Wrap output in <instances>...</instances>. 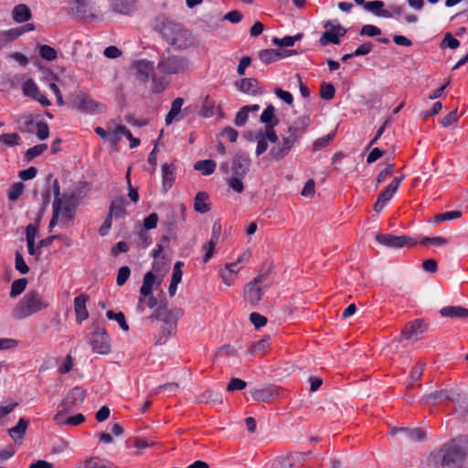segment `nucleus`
I'll return each instance as SVG.
<instances>
[{
	"label": "nucleus",
	"mask_w": 468,
	"mask_h": 468,
	"mask_svg": "<svg viewBox=\"0 0 468 468\" xmlns=\"http://www.w3.org/2000/svg\"><path fill=\"white\" fill-rule=\"evenodd\" d=\"M398 433H401L406 441L417 442L422 441L426 439L425 431L420 428H392L390 430V434L395 435Z\"/></svg>",
	"instance_id": "17"
},
{
	"label": "nucleus",
	"mask_w": 468,
	"mask_h": 468,
	"mask_svg": "<svg viewBox=\"0 0 468 468\" xmlns=\"http://www.w3.org/2000/svg\"><path fill=\"white\" fill-rule=\"evenodd\" d=\"M181 315L180 309H169L166 305H159L150 315L151 320H157L161 323L159 334L155 336L156 345H164L168 337L176 333L177 321Z\"/></svg>",
	"instance_id": "2"
},
{
	"label": "nucleus",
	"mask_w": 468,
	"mask_h": 468,
	"mask_svg": "<svg viewBox=\"0 0 468 468\" xmlns=\"http://www.w3.org/2000/svg\"><path fill=\"white\" fill-rule=\"evenodd\" d=\"M262 295V277L257 276L252 282H249L244 288V298L251 305H256Z\"/></svg>",
	"instance_id": "12"
},
{
	"label": "nucleus",
	"mask_w": 468,
	"mask_h": 468,
	"mask_svg": "<svg viewBox=\"0 0 468 468\" xmlns=\"http://www.w3.org/2000/svg\"><path fill=\"white\" fill-rule=\"evenodd\" d=\"M311 121L309 116L303 115L295 120L288 128V137L294 143L304 133L305 129L309 126Z\"/></svg>",
	"instance_id": "15"
},
{
	"label": "nucleus",
	"mask_w": 468,
	"mask_h": 468,
	"mask_svg": "<svg viewBox=\"0 0 468 468\" xmlns=\"http://www.w3.org/2000/svg\"><path fill=\"white\" fill-rule=\"evenodd\" d=\"M198 402H205L213 407L223 404L222 395L212 390H206L198 397Z\"/></svg>",
	"instance_id": "33"
},
{
	"label": "nucleus",
	"mask_w": 468,
	"mask_h": 468,
	"mask_svg": "<svg viewBox=\"0 0 468 468\" xmlns=\"http://www.w3.org/2000/svg\"><path fill=\"white\" fill-rule=\"evenodd\" d=\"M275 144L270 149L269 155L275 160L283 158L295 144L288 136L282 137V141L277 140Z\"/></svg>",
	"instance_id": "16"
},
{
	"label": "nucleus",
	"mask_w": 468,
	"mask_h": 468,
	"mask_svg": "<svg viewBox=\"0 0 468 468\" xmlns=\"http://www.w3.org/2000/svg\"><path fill=\"white\" fill-rule=\"evenodd\" d=\"M73 105L80 112L89 114L99 113L105 110V106L103 104L93 100L83 92H80L75 95Z\"/></svg>",
	"instance_id": "9"
},
{
	"label": "nucleus",
	"mask_w": 468,
	"mask_h": 468,
	"mask_svg": "<svg viewBox=\"0 0 468 468\" xmlns=\"http://www.w3.org/2000/svg\"><path fill=\"white\" fill-rule=\"evenodd\" d=\"M78 17L81 19L95 18L90 0H73Z\"/></svg>",
	"instance_id": "21"
},
{
	"label": "nucleus",
	"mask_w": 468,
	"mask_h": 468,
	"mask_svg": "<svg viewBox=\"0 0 468 468\" xmlns=\"http://www.w3.org/2000/svg\"><path fill=\"white\" fill-rule=\"evenodd\" d=\"M310 453V451L306 452H294L278 456L271 462V468H300L304 464L306 456Z\"/></svg>",
	"instance_id": "6"
},
{
	"label": "nucleus",
	"mask_w": 468,
	"mask_h": 468,
	"mask_svg": "<svg viewBox=\"0 0 468 468\" xmlns=\"http://www.w3.org/2000/svg\"><path fill=\"white\" fill-rule=\"evenodd\" d=\"M22 91L25 96L34 98L40 91L37 85L32 80H26L22 85Z\"/></svg>",
	"instance_id": "43"
},
{
	"label": "nucleus",
	"mask_w": 468,
	"mask_h": 468,
	"mask_svg": "<svg viewBox=\"0 0 468 468\" xmlns=\"http://www.w3.org/2000/svg\"><path fill=\"white\" fill-rule=\"evenodd\" d=\"M423 321L420 319H416L406 324L405 328L402 330L401 335L394 339L389 346L391 348L398 349L399 345L402 342V340H419L422 338L423 335Z\"/></svg>",
	"instance_id": "7"
},
{
	"label": "nucleus",
	"mask_w": 468,
	"mask_h": 468,
	"mask_svg": "<svg viewBox=\"0 0 468 468\" xmlns=\"http://www.w3.org/2000/svg\"><path fill=\"white\" fill-rule=\"evenodd\" d=\"M244 138L250 142H257L256 154L260 155L263 153V130L257 132L248 131L244 133Z\"/></svg>",
	"instance_id": "34"
},
{
	"label": "nucleus",
	"mask_w": 468,
	"mask_h": 468,
	"mask_svg": "<svg viewBox=\"0 0 468 468\" xmlns=\"http://www.w3.org/2000/svg\"><path fill=\"white\" fill-rule=\"evenodd\" d=\"M176 166L173 164H163L162 185L165 191L170 189L175 182Z\"/></svg>",
	"instance_id": "24"
},
{
	"label": "nucleus",
	"mask_w": 468,
	"mask_h": 468,
	"mask_svg": "<svg viewBox=\"0 0 468 468\" xmlns=\"http://www.w3.org/2000/svg\"><path fill=\"white\" fill-rule=\"evenodd\" d=\"M460 397L457 399H449L454 403H457L459 407L464 411L468 412V396L461 392L460 389H453Z\"/></svg>",
	"instance_id": "60"
},
{
	"label": "nucleus",
	"mask_w": 468,
	"mask_h": 468,
	"mask_svg": "<svg viewBox=\"0 0 468 468\" xmlns=\"http://www.w3.org/2000/svg\"><path fill=\"white\" fill-rule=\"evenodd\" d=\"M335 89L331 83H323L321 86L320 95L324 100H332L335 97Z\"/></svg>",
	"instance_id": "55"
},
{
	"label": "nucleus",
	"mask_w": 468,
	"mask_h": 468,
	"mask_svg": "<svg viewBox=\"0 0 468 468\" xmlns=\"http://www.w3.org/2000/svg\"><path fill=\"white\" fill-rule=\"evenodd\" d=\"M276 96L283 101L286 104L292 105L293 102V96L291 92L276 88L274 90Z\"/></svg>",
	"instance_id": "63"
},
{
	"label": "nucleus",
	"mask_w": 468,
	"mask_h": 468,
	"mask_svg": "<svg viewBox=\"0 0 468 468\" xmlns=\"http://www.w3.org/2000/svg\"><path fill=\"white\" fill-rule=\"evenodd\" d=\"M37 136L39 140H46L49 135L48 125L45 122H37Z\"/></svg>",
	"instance_id": "59"
},
{
	"label": "nucleus",
	"mask_w": 468,
	"mask_h": 468,
	"mask_svg": "<svg viewBox=\"0 0 468 468\" xmlns=\"http://www.w3.org/2000/svg\"><path fill=\"white\" fill-rule=\"evenodd\" d=\"M460 396L453 389H441L425 395L421 399L426 402L431 401V403L436 404L437 402H441L445 399H457Z\"/></svg>",
	"instance_id": "20"
},
{
	"label": "nucleus",
	"mask_w": 468,
	"mask_h": 468,
	"mask_svg": "<svg viewBox=\"0 0 468 468\" xmlns=\"http://www.w3.org/2000/svg\"><path fill=\"white\" fill-rule=\"evenodd\" d=\"M296 50L294 49H283V48H277V49H265V63H271L274 61H277L281 58H284L287 57H290L292 55L296 54Z\"/></svg>",
	"instance_id": "25"
},
{
	"label": "nucleus",
	"mask_w": 468,
	"mask_h": 468,
	"mask_svg": "<svg viewBox=\"0 0 468 468\" xmlns=\"http://www.w3.org/2000/svg\"><path fill=\"white\" fill-rule=\"evenodd\" d=\"M152 90L154 93L162 92L167 86V81L164 78H157L156 74L152 75Z\"/></svg>",
	"instance_id": "53"
},
{
	"label": "nucleus",
	"mask_w": 468,
	"mask_h": 468,
	"mask_svg": "<svg viewBox=\"0 0 468 468\" xmlns=\"http://www.w3.org/2000/svg\"><path fill=\"white\" fill-rule=\"evenodd\" d=\"M249 119V108L242 107L236 114L234 123L236 126H243Z\"/></svg>",
	"instance_id": "58"
},
{
	"label": "nucleus",
	"mask_w": 468,
	"mask_h": 468,
	"mask_svg": "<svg viewBox=\"0 0 468 468\" xmlns=\"http://www.w3.org/2000/svg\"><path fill=\"white\" fill-rule=\"evenodd\" d=\"M106 317L109 320H115L123 331L129 330V325L126 323L125 316L122 312L115 313L112 310L107 311Z\"/></svg>",
	"instance_id": "42"
},
{
	"label": "nucleus",
	"mask_w": 468,
	"mask_h": 468,
	"mask_svg": "<svg viewBox=\"0 0 468 468\" xmlns=\"http://www.w3.org/2000/svg\"><path fill=\"white\" fill-rule=\"evenodd\" d=\"M279 118L277 116L271 118V121L265 123V139H268L271 143H276L278 136L274 131V127L279 123Z\"/></svg>",
	"instance_id": "40"
},
{
	"label": "nucleus",
	"mask_w": 468,
	"mask_h": 468,
	"mask_svg": "<svg viewBox=\"0 0 468 468\" xmlns=\"http://www.w3.org/2000/svg\"><path fill=\"white\" fill-rule=\"evenodd\" d=\"M404 179V176H396L392 179L390 184L383 189L374 204V210L376 212H381L383 208L387 206L388 201L394 197L396 192L398 191L399 185L401 184L402 180Z\"/></svg>",
	"instance_id": "11"
},
{
	"label": "nucleus",
	"mask_w": 468,
	"mask_h": 468,
	"mask_svg": "<svg viewBox=\"0 0 468 468\" xmlns=\"http://www.w3.org/2000/svg\"><path fill=\"white\" fill-rule=\"evenodd\" d=\"M383 6L384 2L380 0L369 1L364 5L365 10L371 12L378 16L386 18L391 17V13L388 10L383 9Z\"/></svg>",
	"instance_id": "29"
},
{
	"label": "nucleus",
	"mask_w": 468,
	"mask_h": 468,
	"mask_svg": "<svg viewBox=\"0 0 468 468\" xmlns=\"http://www.w3.org/2000/svg\"><path fill=\"white\" fill-rule=\"evenodd\" d=\"M154 29L176 49L184 50L192 47L195 43V38L188 29L164 15L155 18Z\"/></svg>",
	"instance_id": "1"
},
{
	"label": "nucleus",
	"mask_w": 468,
	"mask_h": 468,
	"mask_svg": "<svg viewBox=\"0 0 468 468\" xmlns=\"http://www.w3.org/2000/svg\"><path fill=\"white\" fill-rule=\"evenodd\" d=\"M61 198L76 207L80 204V194L75 190L64 192Z\"/></svg>",
	"instance_id": "52"
},
{
	"label": "nucleus",
	"mask_w": 468,
	"mask_h": 468,
	"mask_svg": "<svg viewBox=\"0 0 468 468\" xmlns=\"http://www.w3.org/2000/svg\"><path fill=\"white\" fill-rule=\"evenodd\" d=\"M243 176H233L229 179V186L237 193H241L244 190L243 184L241 182V178Z\"/></svg>",
	"instance_id": "62"
},
{
	"label": "nucleus",
	"mask_w": 468,
	"mask_h": 468,
	"mask_svg": "<svg viewBox=\"0 0 468 468\" xmlns=\"http://www.w3.org/2000/svg\"><path fill=\"white\" fill-rule=\"evenodd\" d=\"M47 184L52 188V192L54 195V200H58L61 198L60 195V186L58 180L54 178L51 174H48L46 178Z\"/></svg>",
	"instance_id": "47"
},
{
	"label": "nucleus",
	"mask_w": 468,
	"mask_h": 468,
	"mask_svg": "<svg viewBox=\"0 0 468 468\" xmlns=\"http://www.w3.org/2000/svg\"><path fill=\"white\" fill-rule=\"evenodd\" d=\"M440 314L443 317L449 318H467L468 319V309L457 305V306H445L440 310Z\"/></svg>",
	"instance_id": "28"
},
{
	"label": "nucleus",
	"mask_w": 468,
	"mask_h": 468,
	"mask_svg": "<svg viewBox=\"0 0 468 468\" xmlns=\"http://www.w3.org/2000/svg\"><path fill=\"white\" fill-rule=\"evenodd\" d=\"M24 191V184L21 182L13 184L8 191V199L10 201H16L19 198V197L22 195Z\"/></svg>",
	"instance_id": "48"
},
{
	"label": "nucleus",
	"mask_w": 468,
	"mask_h": 468,
	"mask_svg": "<svg viewBox=\"0 0 468 468\" xmlns=\"http://www.w3.org/2000/svg\"><path fill=\"white\" fill-rule=\"evenodd\" d=\"M247 383L238 378H230L228 386H227V391L228 392H233L236 390H242L246 388Z\"/></svg>",
	"instance_id": "54"
},
{
	"label": "nucleus",
	"mask_w": 468,
	"mask_h": 468,
	"mask_svg": "<svg viewBox=\"0 0 468 468\" xmlns=\"http://www.w3.org/2000/svg\"><path fill=\"white\" fill-rule=\"evenodd\" d=\"M334 136L335 133H331L315 140L313 144V151L316 152L327 146L330 141L333 140Z\"/></svg>",
	"instance_id": "51"
},
{
	"label": "nucleus",
	"mask_w": 468,
	"mask_h": 468,
	"mask_svg": "<svg viewBox=\"0 0 468 468\" xmlns=\"http://www.w3.org/2000/svg\"><path fill=\"white\" fill-rule=\"evenodd\" d=\"M15 268L21 274H27L29 271V268L19 251H16L15 255Z\"/></svg>",
	"instance_id": "50"
},
{
	"label": "nucleus",
	"mask_w": 468,
	"mask_h": 468,
	"mask_svg": "<svg viewBox=\"0 0 468 468\" xmlns=\"http://www.w3.org/2000/svg\"><path fill=\"white\" fill-rule=\"evenodd\" d=\"M217 164L214 160L206 159L195 163L194 169L201 172L204 176H209L214 173Z\"/></svg>",
	"instance_id": "35"
},
{
	"label": "nucleus",
	"mask_w": 468,
	"mask_h": 468,
	"mask_svg": "<svg viewBox=\"0 0 468 468\" xmlns=\"http://www.w3.org/2000/svg\"><path fill=\"white\" fill-rule=\"evenodd\" d=\"M131 275V270L128 266H122L118 270L116 283L118 286H122Z\"/></svg>",
	"instance_id": "56"
},
{
	"label": "nucleus",
	"mask_w": 468,
	"mask_h": 468,
	"mask_svg": "<svg viewBox=\"0 0 468 468\" xmlns=\"http://www.w3.org/2000/svg\"><path fill=\"white\" fill-rule=\"evenodd\" d=\"M155 282V276L152 271H148L144 276L143 284L140 289V293L144 297H147L152 294L153 287Z\"/></svg>",
	"instance_id": "37"
},
{
	"label": "nucleus",
	"mask_w": 468,
	"mask_h": 468,
	"mask_svg": "<svg viewBox=\"0 0 468 468\" xmlns=\"http://www.w3.org/2000/svg\"><path fill=\"white\" fill-rule=\"evenodd\" d=\"M56 204H58V212L60 216V224L62 226H68L69 222L74 218L77 207L69 202L62 200V198L53 201V209Z\"/></svg>",
	"instance_id": "14"
},
{
	"label": "nucleus",
	"mask_w": 468,
	"mask_h": 468,
	"mask_svg": "<svg viewBox=\"0 0 468 468\" xmlns=\"http://www.w3.org/2000/svg\"><path fill=\"white\" fill-rule=\"evenodd\" d=\"M250 166V159L243 153H238L232 161V176H244Z\"/></svg>",
	"instance_id": "18"
},
{
	"label": "nucleus",
	"mask_w": 468,
	"mask_h": 468,
	"mask_svg": "<svg viewBox=\"0 0 468 468\" xmlns=\"http://www.w3.org/2000/svg\"><path fill=\"white\" fill-rule=\"evenodd\" d=\"M257 80L255 79H242L239 81H236V87L242 92L254 94L257 87Z\"/></svg>",
	"instance_id": "38"
},
{
	"label": "nucleus",
	"mask_w": 468,
	"mask_h": 468,
	"mask_svg": "<svg viewBox=\"0 0 468 468\" xmlns=\"http://www.w3.org/2000/svg\"><path fill=\"white\" fill-rule=\"evenodd\" d=\"M135 0H112V9L118 14L130 15Z\"/></svg>",
	"instance_id": "32"
},
{
	"label": "nucleus",
	"mask_w": 468,
	"mask_h": 468,
	"mask_svg": "<svg viewBox=\"0 0 468 468\" xmlns=\"http://www.w3.org/2000/svg\"><path fill=\"white\" fill-rule=\"evenodd\" d=\"M90 345L92 351L100 355H107L111 352V340L104 328L96 327L91 333Z\"/></svg>",
	"instance_id": "8"
},
{
	"label": "nucleus",
	"mask_w": 468,
	"mask_h": 468,
	"mask_svg": "<svg viewBox=\"0 0 468 468\" xmlns=\"http://www.w3.org/2000/svg\"><path fill=\"white\" fill-rule=\"evenodd\" d=\"M330 27V29L325 31L320 38V43L322 46H325L328 43H333L335 45H338L340 43L337 33L335 31L334 27Z\"/></svg>",
	"instance_id": "41"
},
{
	"label": "nucleus",
	"mask_w": 468,
	"mask_h": 468,
	"mask_svg": "<svg viewBox=\"0 0 468 468\" xmlns=\"http://www.w3.org/2000/svg\"><path fill=\"white\" fill-rule=\"evenodd\" d=\"M86 397V392L80 387H74L63 399L59 404V410L69 412L71 409L83 402Z\"/></svg>",
	"instance_id": "13"
},
{
	"label": "nucleus",
	"mask_w": 468,
	"mask_h": 468,
	"mask_svg": "<svg viewBox=\"0 0 468 468\" xmlns=\"http://www.w3.org/2000/svg\"><path fill=\"white\" fill-rule=\"evenodd\" d=\"M27 425L28 420L24 418H20L16 425L8 430V433L15 441H16V439H22L26 433Z\"/></svg>",
	"instance_id": "36"
},
{
	"label": "nucleus",
	"mask_w": 468,
	"mask_h": 468,
	"mask_svg": "<svg viewBox=\"0 0 468 468\" xmlns=\"http://www.w3.org/2000/svg\"><path fill=\"white\" fill-rule=\"evenodd\" d=\"M27 284V280L26 278L14 281L11 285L10 297L15 298L21 294L25 291Z\"/></svg>",
	"instance_id": "44"
},
{
	"label": "nucleus",
	"mask_w": 468,
	"mask_h": 468,
	"mask_svg": "<svg viewBox=\"0 0 468 468\" xmlns=\"http://www.w3.org/2000/svg\"><path fill=\"white\" fill-rule=\"evenodd\" d=\"M48 149V144H37L27 150L25 157L27 161H31L35 157L42 154Z\"/></svg>",
	"instance_id": "46"
},
{
	"label": "nucleus",
	"mask_w": 468,
	"mask_h": 468,
	"mask_svg": "<svg viewBox=\"0 0 468 468\" xmlns=\"http://www.w3.org/2000/svg\"><path fill=\"white\" fill-rule=\"evenodd\" d=\"M106 461V459L100 458L99 456H93L86 459L85 465L90 468H102Z\"/></svg>",
	"instance_id": "64"
},
{
	"label": "nucleus",
	"mask_w": 468,
	"mask_h": 468,
	"mask_svg": "<svg viewBox=\"0 0 468 468\" xmlns=\"http://www.w3.org/2000/svg\"><path fill=\"white\" fill-rule=\"evenodd\" d=\"M442 468H465L464 459L468 453V436L452 439L441 447Z\"/></svg>",
	"instance_id": "3"
},
{
	"label": "nucleus",
	"mask_w": 468,
	"mask_h": 468,
	"mask_svg": "<svg viewBox=\"0 0 468 468\" xmlns=\"http://www.w3.org/2000/svg\"><path fill=\"white\" fill-rule=\"evenodd\" d=\"M208 194L206 192H197L194 198V209L201 214H205L211 209L210 204L207 203Z\"/></svg>",
	"instance_id": "30"
},
{
	"label": "nucleus",
	"mask_w": 468,
	"mask_h": 468,
	"mask_svg": "<svg viewBox=\"0 0 468 468\" xmlns=\"http://www.w3.org/2000/svg\"><path fill=\"white\" fill-rule=\"evenodd\" d=\"M39 55L48 61H53L57 58L58 53L56 49L48 45L39 46Z\"/></svg>",
	"instance_id": "45"
},
{
	"label": "nucleus",
	"mask_w": 468,
	"mask_h": 468,
	"mask_svg": "<svg viewBox=\"0 0 468 468\" xmlns=\"http://www.w3.org/2000/svg\"><path fill=\"white\" fill-rule=\"evenodd\" d=\"M19 141H20V137L16 133H3L0 135V143H3L8 146L18 145Z\"/></svg>",
	"instance_id": "49"
},
{
	"label": "nucleus",
	"mask_w": 468,
	"mask_h": 468,
	"mask_svg": "<svg viewBox=\"0 0 468 468\" xmlns=\"http://www.w3.org/2000/svg\"><path fill=\"white\" fill-rule=\"evenodd\" d=\"M441 46H446L451 49H456L460 46V41L453 37L451 33H446Z\"/></svg>",
	"instance_id": "61"
},
{
	"label": "nucleus",
	"mask_w": 468,
	"mask_h": 468,
	"mask_svg": "<svg viewBox=\"0 0 468 468\" xmlns=\"http://www.w3.org/2000/svg\"><path fill=\"white\" fill-rule=\"evenodd\" d=\"M48 303L43 300L40 293L36 291L27 292L13 310V316L21 320L33 315L48 307Z\"/></svg>",
	"instance_id": "4"
},
{
	"label": "nucleus",
	"mask_w": 468,
	"mask_h": 468,
	"mask_svg": "<svg viewBox=\"0 0 468 468\" xmlns=\"http://www.w3.org/2000/svg\"><path fill=\"white\" fill-rule=\"evenodd\" d=\"M128 204L123 197L113 199L110 205L109 214L115 219L123 218L126 216L125 207Z\"/></svg>",
	"instance_id": "23"
},
{
	"label": "nucleus",
	"mask_w": 468,
	"mask_h": 468,
	"mask_svg": "<svg viewBox=\"0 0 468 468\" xmlns=\"http://www.w3.org/2000/svg\"><path fill=\"white\" fill-rule=\"evenodd\" d=\"M68 412H65L63 410H58V413L54 416V420L63 425H70V426H77L84 422L85 416L81 413H79L75 416L65 418V415Z\"/></svg>",
	"instance_id": "27"
},
{
	"label": "nucleus",
	"mask_w": 468,
	"mask_h": 468,
	"mask_svg": "<svg viewBox=\"0 0 468 468\" xmlns=\"http://www.w3.org/2000/svg\"><path fill=\"white\" fill-rule=\"evenodd\" d=\"M189 68L190 60L187 57L174 54H162L156 65V69L165 76L184 74Z\"/></svg>",
	"instance_id": "5"
},
{
	"label": "nucleus",
	"mask_w": 468,
	"mask_h": 468,
	"mask_svg": "<svg viewBox=\"0 0 468 468\" xmlns=\"http://www.w3.org/2000/svg\"><path fill=\"white\" fill-rule=\"evenodd\" d=\"M88 301L87 294H80L74 299V311L76 314V321L78 324H81L89 316V313L86 308V303Z\"/></svg>",
	"instance_id": "22"
},
{
	"label": "nucleus",
	"mask_w": 468,
	"mask_h": 468,
	"mask_svg": "<svg viewBox=\"0 0 468 468\" xmlns=\"http://www.w3.org/2000/svg\"><path fill=\"white\" fill-rule=\"evenodd\" d=\"M183 103H184V99L180 98V97H178L173 101L171 109L165 117V123L167 125L171 124L173 122V121L175 120V118L180 113Z\"/></svg>",
	"instance_id": "39"
},
{
	"label": "nucleus",
	"mask_w": 468,
	"mask_h": 468,
	"mask_svg": "<svg viewBox=\"0 0 468 468\" xmlns=\"http://www.w3.org/2000/svg\"><path fill=\"white\" fill-rule=\"evenodd\" d=\"M376 239L378 243L392 249L413 247L418 243L415 239L406 235L378 234Z\"/></svg>",
	"instance_id": "10"
},
{
	"label": "nucleus",
	"mask_w": 468,
	"mask_h": 468,
	"mask_svg": "<svg viewBox=\"0 0 468 468\" xmlns=\"http://www.w3.org/2000/svg\"><path fill=\"white\" fill-rule=\"evenodd\" d=\"M133 68L136 70L138 79L145 82L148 80L150 74L154 73V63L147 59H140L133 63Z\"/></svg>",
	"instance_id": "19"
},
{
	"label": "nucleus",
	"mask_w": 468,
	"mask_h": 468,
	"mask_svg": "<svg viewBox=\"0 0 468 468\" xmlns=\"http://www.w3.org/2000/svg\"><path fill=\"white\" fill-rule=\"evenodd\" d=\"M20 123V130L24 133H33L32 126L34 124V120L31 115L21 117L18 120Z\"/></svg>",
	"instance_id": "57"
},
{
	"label": "nucleus",
	"mask_w": 468,
	"mask_h": 468,
	"mask_svg": "<svg viewBox=\"0 0 468 468\" xmlns=\"http://www.w3.org/2000/svg\"><path fill=\"white\" fill-rule=\"evenodd\" d=\"M12 17L16 23H25L31 19L32 13L27 5L19 4L13 8Z\"/></svg>",
	"instance_id": "26"
},
{
	"label": "nucleus",
	"mask_w": 468,
	"mask_h": 468,
	"mask_svg": "<svg viewBox=\"0 0 468 468\" xmlns=\"http://www.w3.org/2000/svg\"><path fill=\"white\" fill-rule=\"evenodd\" d=\"M423 468H442V453L441 448L431 452L423 461Z\"/></svg>",
	"instance_id": "31"
}]
</instances>
